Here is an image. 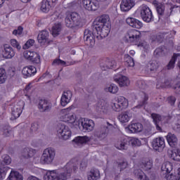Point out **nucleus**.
I'll return each mask as SVG.
<instances>
[{
    "label": "nucleus",
    "mask_w": 180,
    "mask_h": 180,
    "mask_svg": "<svg viewBox=\"0 0 180 180\" xmlns=\"http://www.w3.org/2000/svg\"><path fill=\"white\" fill-rule=\"evenodd\" d=\"M111 107L112 110H115V112H120V110H123V108L120 106L117 101L115 103L112 104Z\"/></svg>",
    "instance_id": "6e6d98bb"
},
{
    "label": "nucleus",
    "mask_w": 180,
    "mask_h": 180,
    "mask_svg": "<svg viewBox=\"0 0 180 180\" xmlns=\"http://www.w3.org/2000/svg\"><path fill=\"white\" fill-rule=\"evenodd\" d=\"M11 127H5L4 129V131H3V133L4 134V136H9L11 133Z\"/></svg>",
    "instance_id": "774afa93"
},
{
    "label": "nucleus",
    "mask_w": 180,
    "mask_h": 180,
    "mask_svg": "<svg viewBox=\"0 0 180 180\" xmlns=\"http://www.w3.org/2000/svg\"><path fill=\"white\" fill-rule=\"evenodd\" d=\"M134 174L135 175L136 178L140 180H150L147 175L143 172L141 169H136L134 171Z\"/></svg>",
    "instance_id": "7c9ffc66"
},
{
    "label": "nucleus",
    "mask_w": 180,
    "mask_h": 180,
    "mask_svg": "<svg viewBox=\"0 0 180 180\" xmlns=\"http://www.w3.org/2000/svg\"><path fill=\"white\" fill-rule=\"evenodd\" d=\"M126 22L127 25H129V26H131V27H134L135 29H141V27H143V22L134 18H127Z\"/></svg>",
    "instance_id": "6ab92c4d"
},
{
    "label": "nucleus",
    "mask_w": 180,
    "mask_h": 180,
    "mask_svg": "<svg viewBox=\"0 0 180 180\" xmlns=\"http://www.w3.org/2000/svg\"><path fill=\"white\" fill-rule=\"evenodd\" d=\"M78 165L77 162H74L72 160L68 162V164L65 166L66 171L57 174L56 173V180H68L70 176H71V173L75 172L77 169H78Z\"/></svg>",
    "instance_id": "20e7f679"
},
{
    "label": "nucleus",
    "mask_w": 180,
    "mask_h": 180,
    "mask_svg": "<svg viewBox=\"0 0 180 180\" xmlns=\"http://www.w3.org/2000/svg\"><path fill=\"white\" fill-rule=\"evenodd\" d=\"M57 173L56 170L48 171L44 176V180H56Z\"/></svg>",
    "instance_id": "58836bf2"
},
{
    "label": "nucleus",
    "mask_w": 180,
    "mask_h": 180,
    "mask_svg": "<svg viewBox=\"0 0 180 180\" xmlns=\"http://www.w3.org/2000/svg\"><path fill=\"white\" fill-rule=\"evenodd\" d=\"M21 114L22 108L15 106L12 108L11 119L15 120V119H18V117H19V116H20Z\"/></svg>",
    "instance_id": "f704fd0d"
},
{
    "label": "nucleus",
    "mask_w": 180,
    "mask_h": 180,
    "mask_svg": "<svg viewBox=\"0 0 180 180\" xmlns=\"http://www.w3.org/2000/svg\"><path fill=\"white\" fill-rule=\"evenodd\" d=\"M117 150H127L129 147V139H122L115 143Z\"/></svg>",
    "instance_id": "a878e982"
},
{
    "label": "nucleus",
    "mask_w": 180,
    "mask_h": 180,
    "mask_svg": "<svg viewBox=\"0 0 180 180\" xmlns=\"http://www.w3.org/2000/svg\"><path fill=\"white\" fill-rule=\"evenodd\" d=\"M117 103H119L120 106L122 107L123 109H126L127 106H129V101L126 98L123 96H120L117 99Z\"/></svg>",
    "instance_id": "ea45409f"
},
{
    "label": "nucleus",
    "mask_w": 180,
    "mask_h": 180,
    "mask_svg": "<svg viewBox=\"0 0 180 180\" xmlns=\"http://www.w3.org/2000/svg\"><path fill=\"white\" fill-rule=\"evenodd\" d=\"M114 81L117 82L120 86H129L130 85V80L129 77L122 75L120 74L114 76Z\"/></svg>",
    "instance_id": "4468645a"
},
{
    "label": "nucleus",
    "mask_w": 180,
    "mask_h": 180,
    "mask_svg": "<svg viewBox=\"0 0 180 180\" xmlns=\"http://www.w3.org/2000/svg\"><path fill=\"white\" fill-rule=\"evenodd\" d=\"M89 141H91V138L86 136H77L73 139V143H75L77 147H82L84 144H86Z\"/></svg>",
    "instance_id": "412c9836"
},
{
    "label": "nucleus",
    "mask_w": 180,
    "mask_h": 180,
    "mask_svg": "<svg viewBox=\"0 0 180 180\" xmlns=\"http://www.w3.org/2000/svg\"><path fill=\"white\" fill-rule=\"evenodd\" d=\"M82 4L86 11H96L99 8L98 2L92 0H82Z\"/></svg>",
    "instance_id": "dca6fc26"
},
{
    "label": "nucleus",
    "mask_w": 180,
    "mask_h": 180,
    "mask_svg": "<svg viewBox=\"0 0 180 180\" xmlns=\"http://www.w3.org/2000/svg\"><path fill=\"white\" fill-rule=\"evenodd\" d=\"M110 33V18L108 15L98 17L94 22L91 30H85L84 40L86 46H95V39H105Z\"/></svg>",
    "instance_id": "f257e3e1"
},
{
    "label": "nucleus",
    "mask_w": 180,
    "mask_h": 180,
    "mask_svg": "<svg viewBox=\"0 0 180 180\" xmlns=\"http://www.w3.org/2000/svg\"><path fill=\"white\" fill-rule=\"evenodd\" d=\"M130 144L131 145L132 147H140V146H141V141H140L137 138H132L131 139H129V146H130Z\"/></svg>",
    "instance_id": "de8ad7c7"
},
{
    "label": "nucleus",
    "mask_w": 180,
    "mask_h": 180,
    "mask_svg": "<svg viewBox=\"0 0 180 180\" xmlns=\"http://www.w3.org/2000/svg\"><path fill=\"white\" fill-rule=\"evenodd\" d=\"M7 172H11V169L9 167L6 166L0 168V180L5 179Z\"/></svg>",
    "instance_id": "c03bdc74"
},
{
    "label": "nucleus",
    "mask_w": 180,
    "mask_h": 180,
    "mask_svg": "<svg viewBox=\"0 0 180 180\" xmlns=\"http://www.w3.org/2000/svg\"><path fill=\"white\" fill-rule=\"evenodd\" d=\"M11 44L13 46V47H15L17 49V50H20L22 47L20 46V44H19V42L16 41V39H11Z\"/></svg>",
    "instance_id": "13d9d810"
},
{
    "label": "nucleus",
    "mask_w": 180,
    "mask_h": 180,
    "mask_svg": "<svg viewBox=\"0 0 180 180\" xmlns=\"http://www.w3.org/2000/svg\"><path fill=\"white\" fill-rule=\"evenodd\" d=\"M37 72V70L34 66H26L23 68L22 70V74L25 78H29L32 75H34Z\"/></svg>",
    "instance_id": "aec40b11"
},
{
    "label": "nucleus",
    "mask_w": 180,
    "mask_h": 180,
    "mask_svg": "<svg viewBox=\"0 0 180 180\" xmlns=\"http://www.w3.org/2000/svg\"><path fill=\"white\" fill-rule=\"evenodd\" d=\"M164 54H165V52H164V48L162 47H159L154 51V55L157 57H162V56H164Z\"/></svg>",
    "instance_id": "5fc2aeb1"
},
{
    "label": "nucleus",
    "mask_w": 180,
    "mask_h": 180,
    "mask_svg": "<svg viewBox=\"0 0 180 180\" xmlns=\"http://www.w3.org/2000/svg\"><path fill=\"white\" fill-rule=\"evenodd\" d=\"M136 5L134 0H122L120 4V9L122 12H129Z\"/></svg>",
    "instance_id": "f3484780"
},
{
    "label": "nucleus",
    "mask_w": 180,
    "mask_h": 180,
    "mask_svg": "<svg viewBox=\"0 0 180 180\" xmlns=\"http://www.w3.org/2000/svg\"><path fill=\"white\" fill-rule=\"evenodd\" d=\"M71 98H72V92L71 91H64L60 98V105L65 106L68 103H70Z\"/></svg>",
    "instance_id": "4be33fe9"
},
{
    "label": "nucleus",
    "mask_w": 180,
    "mask_h": 180,
    "mask_svg": "<svg viewBox=\"0 0 180 180\" xmlns=\"http://www.w3.org/2000/svg\"><path fill=\"white\" fill-rule=\"evenodd\" d=\"M101 178V172L98 169H92L88 174L89 180H98Z\"/></svg>",
    "instance_id": "c756f323"
},
{
    "label": "nucleus",
    "mask_w": 180,
    "mask_h": 180,
    "mask_svg": "<svg viewBox=\"0 0 180 180\" xmlns=\"http://www.w3.org/2000/svg\"><path fill=\"white\" fill-rule=\"evenodd\" d=\"M168 156L174 161H180V149L169 150L167 151Z\"/></svg>",
    "instance_id": "cd10ccee"
},
{
    "label": "nucleus",
    "mask_w": 180,
    "mask_h": 180,
    "mask_svg": "<svg viewBox=\"0 0 180 180\" xmlns=\"http://www.w3.org/2000/svg\"><path fill=\"white\" fill-rule=\"evenodd\" d=\"M57 131L58 135L59 137H60V139H63V140H68V139L71 137V129H70L68 126L64 124H58Z\"/></svg>",
    "instance_id": "6e6552de"
},
{
    "label": "nucleus",
    "mask_w": 180,
    "mask_h": 180,
    "mask_svg": "<svg viewBox=\"0 0 180 180\" xmlns=\"http://www.w3.org/2000/svg\"><path fill=\"white\" fill-rule=\"evenodd\" d=\"M38 109L42 112H50L51 110V103L45 99H41L38 103Z\"/></svg>",
    "instance_id": "2eb2a0df"
},
{
    "label": "nucleus",
    "mask_w": 180,
    "mask_h": 180,
    "mask_svg": "<svg viewBox=\"0 0 180 180\" xmlns=\"http://www.w3.org/2000/svg\"><path fill=\"white\" fill-rule=\"evenodd\" d=\"M12 159H11V157L8 155H3V162L4 164H6V165H9V164L11 162Z\"/></svg>",
    "instance_id": "680f3d73"
},
{
    "label": "nucleus",
    "mask_w": 180,
    "mask_h": 180,
    "mask_svg": "<svg viewBox=\"0 0 180 180\" xmlns=\"http://www.w3.org/2000/svg\"><path fill=\"white\" fill-rule=\"evenodd\" d=\"M178 56L179 55L174 53L173 56L172 57L171 60L167 65V70H174V68H175V63L176 62V59L178 58Z\"/></svg>",
    "instance_id": "4c0bfd02"
},
{
    "label": "nucleus",
    "mask_w": 180,
    "mask_h": 180,
    "mask_svg": "<svg viewBox=\"0 0 180 180\" xmlns=\"http://www.w3.org/2000/svg\"><path fill=\"white\" fill-rule=\"evenodd\" d=\"M167 101L171 106H174L175 105V102H176V98H175V96H171L168 97Z\"/></svg>",
    "instance_id": "69168bd1"
},
{
    "label": "nucleus",
    "mask_w": 180,
    "mask_h": 180,
    "mask_svg": "<svg viewBox=\"0 0 180 180\" xmlns=\"http://www.w3.org/2000/svg\"><path fill=\"white\" fill-rule=\"evenodd\" d=\"M167 180H180V167H179L176 172L174 174H166Z\"/></svg>",
    "instance_id": "e433bc0d"
},
{
    "label": "nucleus",
    "mask_w": 180,
    "mask_h": 180,
    "mask_svg": "<svg viewBox=\"0 0 180 180\" xmlns=\"http://www.w3.org/2000/svg\"><path fill=\"white\" fill-rule=\"evenodd\" d=\"M57 4V0H43L41 3V11L47 13L51 8H54Z\"/></svg>",
    "instance_id": "f8f14e48"
},
{
    "label": "nucleus",
    "mask_w": 180,
    "mask_h": 180,
    "mask_svg": "<svg viewBox=\"0 0 180 180\" xmlns=\"http://www.w3.org/2000/svg\"><path fill=\"white\" fill-rule=\"evenodd\" d=\"M56 158V149L54 148L49 147L44 149L41 157V164H53V161Z\"/></svg>",
    "instance_id": "39448f33"
},
{
    "label": "nucleus",
    "mask_w": 180,
    "mask_h": 180,
    "mask_svg": "<svg viewBox=\"0 0 180 180\" xmlns=\"http://www.w3.org/2000/svg\"><path fill=\"white\" fill-rule=\"evenodd\" d=\"M147 101H148V96L146 94H144L143 100L135 107L136 109H141L143 106H146L147 105Z\"/></svg>",
    "instance_id": "3c124183"
},
{
    "label": "nucleus",
    "mask_w": 180,
    "mask_h": 180,
    "mask_svg": "<svg viewBox=\"0 0 180 180\" xmlns=\"http://www.w3.org/2000/svg\"><path fill=\"white\" fill-rule=\"evenodd\" d=\"M173 89H174V92H175V94H176V95H180V82L176 83L173 86Z\"/></svg>",
    "instance_id": "338daca9"
},
{
    "label": "nucleus",
    "mask_w": 180,
    "mask_h": 180,
    "mask_svg": "<svg viewBox=\"0 0 180 180\" xmlns=\"http://www.w3.org/2000/svg\"><path fill=\"white\" fill-rule=\"evenodd\" d=\"M116 67V61L112 59H107L104 63L101 64V68L103 71L106 70H112Z\"/></svg>",
    "instance_id": "5701e85b"
},
{
    "label": "nucleus",
    "mask_w": 180,
    "mask_h": 180,
    "mask_svg": "<svg viewBox=\"0 0 180 180\" xmlns=\"http://www.w3.org/2000/svg\"><path fill=\"white\" fill-rule=\"evenodd\" d=\"M116 164L120 171H123V169H126V168H127V162L124 160L117 162Z\"/></svg>",
    "instance_id": "603ef678"
},
{
    "label": "nucleus",
    "mask_w": 180,
    "mask_h": 180,
    "mask_svg": "<svg viewBox=\"0 0 180 180\" xmlns=\"http://www.w3.org/2000/svg\"><path fill=\"white\" fill-rule=\"evenodd\" d=\"M152 147L155 151H162L165 148V139L163 137L154 139L152 141Z\"/></svg>",
    "instance_id": "9b49d317"
},
{
    "label": "nucleus",
    "mask_w": 180,
    "mask_h": 180,
    "mask_svg": "<svg viewBox=\"0 0 180 180\" xmlns=\"http://www.w3.org/2000/svg\"><path fill=\"white\" fill-rule=\"evenodd\" d=\"M124 61L127 63L128 67H134V59L131 58L129 54L124 55Z\"/></svg>",
    "instance_id": "49530a36"
},
{
    "label": "nucleus",
    "mask_w": 180,
    "mask_h": 180,
    "mask_svg": "<svg viewBox=\"0 0 180 180\" xmlns=\"http://www.w3.org/2000/svg\"><path fill=\"white\" fill-rule=\"evenodd\" d=\"M79 127H82V131L85 133H89V131H92L94 130V127H95V122L92 120L88 119H82L79 120Z\"/></svg>",
    "instance_id": "1a4fd4ad"
},
{
    "label": "nucleus",
    "mask_w": 180,
    "mask_h": 180,
    "mask_svg": "<svg viewBox=\"0 0 180 180\" xmlns=\"http://www.w3.org/2000/svg\"><path fill=\"white\" fill-rule=\"evenodd\" d=\"M108 92L110 94H117V91H119V87L116 86L115 84H110L108 88Z\"/></svg>",
    "instance_id": "864d4df0"
},
{
    "label": "nucleus",
    "mask_w": 180,
    "mask_h": 180,
    "mask_svg": "<svg viewBox=\"0 0 180 180\" xmlns=\"http://www.w3.org/2000/svg\"><path fill=\"white\" fill-rule=\"evenodd\" d=\"M166 139L169 146H170L172 148H178V147H179V139H178V136L174 134L169 133L166 136Z\"/></svg>",
    "instance_id": "ddd939ff"
},
{
    "label": "nucleus",
    "mask_w": 180,
    "mask_h": 180,
    "mask_svg": "<svg viewBox=\"0 0 180 180\" xmlns=\"http://www.w3.org/2000/svg\"><path fill=\"white\" fill-rule=\"evenodd\" d=\"M66 63L61 59H55L52 63V65H65Z\"/></svg>",
    "instance_id": "052dcab7"
},
{
    "label": "nucleus",
    "mask_w": 180,
    "mask_h": 180,
    "mask_svg": "<svg viewBox=\"0 0 180 180\" xmlns=\"http://www.w3.org/2000/svg\"><path fill=\"white\" fill-rule=\"evenodd\" d=\"M8 180H23V176L17 171H11L10 174L8 177Z\"/></svg>",
    "instance_id": "473e14b6"
},
{
    "label": "nucleus",
    "mask_w": 180,
    "mask_h": 180,
    "mask_svg": "<svg viewBox=\"0 0 180 180\" xmlns=\"http://www.w3.org/2000/svg\"><path fill=\"white\" fill-rule=\"evenodd\" d=\"M61 32V23L55 24L52 27L53 36H58Z\"/></svg>",
    "instance_id": "a18cd8bd"
},
{
    "label": "nucleus",
    "mask_w": 180,
    "mask_h": 180,
    "mask_svg": "<svg viewBox=\"0 0 180 180\" xmlns=\"http://www.w3.org/2000/svg\"><path fill=\"white\" fill-rule=\"evenodd\" d=\"M140 15L143 22L150 23L154 21V16L153 15V11L147 6H142L140 10Z\"/></svg>",
    "instance_id": "423d86ee"
},
{
    "label": "nucleus",
    "mask_w": 180,
    "mask_h": 180,
    "mask_svg": "<svg viewBox=\"0 0 180 180\" xmlns=\"http://www.w3.org/2000/svg\"><path fill=\"white\" fill-rule=\"evenodd\" d=\"M34 44V39H29L25 44L22 46V49H30V47H32Z\"/></svg>",
    "instance_id": "bf43d9fd"
},
{
    "label": "nucleus",
    "mask_w": 180,
    "mask_h": 180,
    "mask_svg": "<svg viewBox=\"0 0 180 180\" xmlns=\"http://www.w3.org/2000/svg\"><path fill=\"white\" fill-rule=\"evenodd\" d=\"M82 18L77 12L68 14L65 18V26L72 30H78L82 27Z\"/></svg>",
    "instance_id": "f03ea898"
},
{
    "label": "nucleus",
    "mask_w": 180,
    "mask_h": 180,
    "mask_svg": "<svg viewBox=\"0 0 180 180\" xmlns=\"http://www.w3.org/2000/svg\"><path fill=\"white\" fill-rule=\"evenodd\" d=\"M64 122H66L67 123H70L72 124V123H75V115L74 114H66L64 115Z\"/></svg>",
    "instance_id": "37998d69"
},
{
    "label": "nucleus",
    "mask_w": 180,
    "mask_h": 180,
    "mask_svg": "<svg viewBox=\"0 0 180 180\" xmlns=\"http://www.w3.org/2000/svg\"><path fill=\"white\" fill-rule=\"evenodd\" d=\"M142 168H143L145 171H150V169L153 168V161L147 160L144 162H142Z\"/></svg>",
    "instance_id": "09e8293b"
},
{
    "label": "nucleus",
    "mask_w": 180,
    "mask_h": 180,
    "mask_svg": "<svg viewBox=\"0 0 180 180\" xmlns=\"http://www.w3.org/2000/svg\"><path fill=\"white\" fill-rule=\"evenodd\" d=\"M113 130H115V126L107 122L95 130L94 136L97 137L98 140H105L108 135L110 134Z\"/></svg>",
    "instance_id": "7ed1b4c3"
},
{
    "label": "nucleus",
    "mask_w": 180,
    "mask_h": 180,
    "mask_svg": "<svg viewBox=\"0 0 180 180\" xmlns=\"http://www.w3.org/2000/svg\"><path fill=\"white\" fill-rule=\"evenodd\" d=\"M130 117L131 115L129 112H123L118 115V120H120L121 123H127V122L130 120Z\"/></svg>",
    "instance_id": "72a5a7b5"
},
{
    "label": "nucleus",
    "mask_w": 180,
    "mask_h": 180,
    "mask_svg": "<svg viewBox=\"0 0 180 180\" xmlns=\"http://www.w3.org/2000/svg\"><path fill=\"white\" fill-rule=\"evenodd\" d=\"M23 56L25 60L30 61L34 65H39L41 63L40 60V55L34 51H25L23 53Z\"/></svg>",
    "instance_id": "0eeeda50"
},
{
    "label": "nucleus",
    "mask_w": 180,
    "mask_h": 180,
    "mask_svg": "<svg viewBox=\"0 0 180 180\" xmlns=\"http://www.w3.org/2000/svg\"><path fill=\"white\" fill-rule=\"evenodd\" d=\"M150 116L151 118L153 119L154 124L155 125L156 129L158 131H162V128H161V126H162V117L156 113H152Z\"/></svg>",
    "instance_id": "a211bd4d"
},
{
    "label": "nucleus",
    "mask_w": 180,
    "mask_h": 180,
    "mask_svg": "<svg viewBox=\"0 0 180 180\" xmlns=\"http://www.w3.org/2000/svg\"><path fill=\"white\" fill-rule=\"evenodd\" d=\"M143 124L141 123H133L129 126V130L131 133H140L143 131Z\"/></svg>",
    "instance_id": "bb28decb"
},
{
    "label": "nucleus",
    "mask_w": 180,
    "mask_h": 180,
    "mask_svg": "<svg viewBox=\"0 0 180 180\" xmlns=\"http://www.w3.org/2000/svg\"><path fill=\"white\" fill-rule=\"evenodd\" d=\"M162 88H174V86H172V80H165V85L162 86Z\"/></svg>",
    "instance_id": "0e129e2a"
},
{
    "label": "nucleus",
    "mask_w": 180,
    "mask_h": 180,
    "mask_svg": "<svg viewBox=\"0 0 180 180\" xmlns=\"http://www.w3.org/2000/svg\"><path fill=\"white\" fill-rule=\"evenodd\" d=\"M3 56L4 58H12L13 57H15V51H13V49L8 44L4 45Z\"/></svg>",
    "instance_id": "b1692460"
},
{
    "label": "nucleus",
    "mask_w": 180,
    "mask_h": 180,
    "mask_svg": "<svg viewBox=\"0 0 180 180\" xmlns=\"http://www.w3.org/2000/svg\"><path fill=\"white\" fill-rule=\"evenodd\" d=\"M6 70L0 68V84H4L6 81Z\"/></svg>",
    "instance_id": "8fccbe9b"
},
{
    "label": "nucleus",
    "mask_w": 180,
    "mask_h": 180,
    "mask_svg": "<svg viewBox=\"0 0 180 180\" xmlns=\"http://www.w3.org/2000/svg\"><path fill=\"white\" fill-rule=\"evenodd\" d=\"M168 37V33L167 32H159L156 34L155 37V41L158 43H162L164 41L165 39H167Z\"/></svg>",
    "instance_id": "79ce46f5"
},
{
    "label": "nucleus",
    "mask_w": 180,
    "mask_h": 180,
    "mask_svg": "<svg viewBox=\"0 0 180 180\" xmlns=\"http://www.w3.org/2000/svg\"><path fill=\"white\" fill-rule=\"evenodd\" d=\"M136 86H138L139 89H146V88H147V84L144 80H138L136 82Z\"/></svg>",
    "instance_id": "4d7b16f0"
},
{
    "label": "nucleus",
    "mask_w": 180,
    "mask_h": 180,
    "mask_svg": "<svg viewBox=\"0 0 180 180\" xmlns=\"http://www.w3.org/2000/svg\"><path fill=\"white\" fill-rule=\"evenodd\" d=\"M173 168L174 166L172 165V163L169 162H165L161 167V171L163 172V174L167 175V174L171 173V171H172Z\"/></svg>",
    "instance_id": "c85d7f7f"
},
{
    "label": "nucleus",
    "mask_w": 180,
    "mask_h": 180,
    "mask_svg": "<svg viewBox=\"0 0 180 180\" xmlns=\"http://www.w3.org/2000/svg\"><path fill=\"white\" fill-rule=\"evenodd\" d=\"M148 67L151 72H155V71H157L160 67V61L152 60L149 63Z\"/></svg>",
    "instance_id": "c9c22d12"
},
{
    "label": "nucleus",
    "mask_w": 180,
    "mask_h": 180,
    "mask_svg": "<svg viewBox=\"0 0 180 180\" xmlns=\"http://www.w3.org/2000/svg\"><path fill=\"white\" fill-rule=\"evenodd\" d=\"M125 37L130 43L139 41L141 39V33L137 30H130L126 34Z\"/></svg>",
    "instance_id": "9d476101"
},
{
    "label": "nucleus",
    "mask_w": 180,
    "mask_h": 180,
    "mask_svg": "<svg viewBox=\"0 0 180 180\" xmlns=\"http://www.w3.org/2000/svg\"><path fill=\"white\" fill-rule=\"evenodd\" d=\"M154 4L158 15H160V16L164 15V12L165 11L164 5L161 4V3H157V1H154Z\"/></svg>",
    "instance_id": "a19ab883"
},
{
    "label": "nucleus",
    "mask_w": 180,
    "mask_h": 180,
    "mask_svg": "<svg viewBox=\"0 0 180 180\" xmlns=\"http://www.w3.org/2000/svg\"><path fill=\"white\" fill-rule=\"evenodd\" d=\"M37 40L40 44L47 43V41H49V32H47V30H42L40 32L37 36Z\"/></svg>",
    "instance_id": "393cba45"
},
{
    "label": "nucleus",
    "mask_w": 180,
    "mask_h": 180,
    "mask_svg": "<svg viewBox=\"0 0 180 180\" xmlns=\"http://www.w3.org/2000/svg\"><path fill=\"white\" fill-rule=\"evenodd\" d=\"M22 33H23V27L22 26H19L17 30H14L13 31V34H15V36H16L17 34L20 36Z\"/></svg>",
    "instance_id": "e2e57ef3"
},
{
    "label": "nucleus",
    "mask_w": 180,
    "mask_h": 180,
    "mask_svg": "<svg viewBox=\"0 0 180 180\" xmlns=\"http://www.w3.org/2000/svg\"><path fill=\"white\" fill-rule=\"evenodd\" d=\"M34 154V150H33L31 148H25L21 151V155L23 158H30L33 157Z\"/></svg>",
    "instance_id": "2f4dec72"
}]
</instances>
